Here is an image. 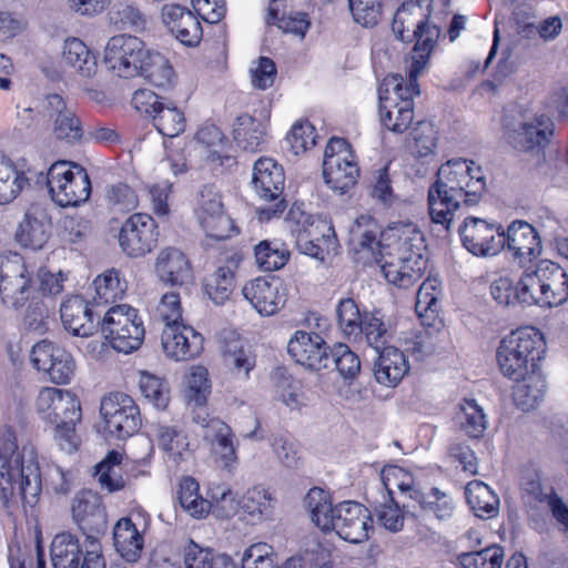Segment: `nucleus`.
I'll use <instances>...</instances> for the list:
<instances>
[{"label": "nucleus", "instance_id": "f257e3e1", "mask_svg": "<svg viewBox=\"0 0 568 568\" xmlns=\"http://www.w3.org/2000/svg\"><path fill=\"white\" fill-rule=\"evenodd\" d=\"M486 191L481 168L465 159L449 160L443 164L435 182L428 189V210L432 222L449 231L455 212L464 203L477 204Z\"/></svg>", "mask_w": 568, "mask_h": 568}, {"label": "nucleus", "instance_id": "f03ea898", "mask_svg": "<svg viewBox=\"0 0 568 568\" xmlns=\"http://www.w3.org/2000/svg\"><path fill=\"white\" fill-rule=\"evenodd\" d=\"M304 504L312 521L323 531L334 530L352 544H361L369 538L373 519L362 504L346 500L333 507L328 493L318 487L308 490Z\"/></svg>", "mask_w": 568, "mask_h": 568}, {"label": "nucleus", "instance_id": "7ed1b4c3", "mask_svg": "<svg viewBox=\"0 0 568 568\" xmlns=\"http://www.w3.org/2000/svg\"><path fill=\"white\" fill-rule=\"evenodd\" d=\"M27 448L19 450L14 432L4 428L0 435V507L7 508L18 493L28 504L36 503L41 493L38 463L24 460Z\"/></svg>", "mask_w": 568, "mask_h": 568}, {"label": "nucleus", "instance_id": "20e7f679", "mask_svg": "<svg viewBox=\"0 0 568 568\" xmlns=\"http://www.w3.org/2000/svg\"><path fill=\"white\" fill-rule=\"evenodd\" d=\"M433 0H407L395 12L392 31L395 38L405 43L415 41L410 57L430 58L440 29L430 23Z\"/></svg>", "mask_w": 568, "mask_h": 568}, {"label": "nucleus", "instance_id": "39448f33", "mask_svg": "<svg viewBox=\"0 0 568 568\" xmlns=\"http://www.w3.org/2000/svg\"><path fill=\"white\" fill-rule=\"evenodd\" d=\"M545 353L542 334L535 327L513 331L499 343L496 357L501 374L514 382L535 373L537 361Z\"/></svg>", "mask_w": 568, "mask_h": 568}, {"label": "nucleus", "instance_id": "423d86ee", "mask_svg": "<svg viewBox=\"0 0 568 568\" xmlns=\"http://www.w3.org/2000/svg\"><path fill=\"white\" fill-rule=\"evenodd\" d=\"M393 253L383 256L381 265L385 278L398 287L407 288L418 281L427 267L426 245L422 232L408 229L394 244Z\"/></svg>", "mask_w": 568, "mask_h": 568}, {"label": "nucleus", "instance_id": "0eeeda50", "mask_svg": "<svg viewBox=\"0 0 568 568\" xmlns=\"http://www.w3.org/2000/svg\"><path fill=\"white\" fill-rule=\"evenodd\" d=\"M287 222L292 223L291 233L301 253L323 261L325 253L335 247L334 226L327 219L307 214L293 205Z\"/></svg>", "mask_w": 568, "mask_h": 568}, {"label": "nucleus", "instance_id": "6e6552de", "mask_svg": "<svg viewBox=\"0 0 568 568\" xmlns=\"http://www.w3.org/2000/svg\"><path fill=\"white\" fill-rule=\"evenodd\" d=\"M507 142L519 153L542 156L554 133V122L546 114L506 115L503 120Z\"/></svg>", "mask_w": 568, "mask_h": 568}, {"label": "nucleus", "instance_id": "1a4fd4ad", "mask_svg": "<svg viewBox=\"0 0 568 568\" xmlns=\"http://www.w3.org/2000/svg\"><path fill=\"white\" fill-rule=\"evenodd\" d=\"M47 183L52 200L60 206H77L89 200L91 181L87 170L75 163L58 161L47 173Z\"/></svg>", "mask_w": 568, "mask_h": 568}, {"label": "nucleus", "instance_id": "9d476101", "mask_svg": "<svg viewBox=\"0 0 568 568\" xmlns=\"http://www.w3.org/2000/svg\"><path fill=\"white\" fill-rule=\"evenodd\" d=\"M99 328L111 347L124 354L138 349L145 333L136 310L126 304L110 307L104 313Z\"/></svg>", "mask_w": 568, "mask_h": 568}, {"label": "nucleus", "instance_id": "9b49d317", "mask_svg": "<svg viewBox=\"0 0 568 568\" xmlns=\"http://www.w3.org/2000/svg\"><path fill=\"white\" fill-rule=\"evenodd\" d=\"M50 559L53 568H105L97 536L85 537L83 547L75 535L69 531L57 534L51 541Z\"/></svg>", "mask_w": 568, "mask_h": 568}, {"label": "nucleus", "instance_id": "f8f14e48", "mask_svg": "<svg viewBox=\"0 0 568 568\" xmlns=\"http://www.w3.org/2000/svg\"><path fill=\"white\" fill-rule=\"evenodd\" d=\"M194 215L206 236L222 241L237 233L232 219L225 213L222 194L214 184L200 187L194 201Z\"/></svg>", "mask_w": 568, "mask_h": 568}, {"label": "nucleus", "instance_id": "ddd939ff", "mask_svg": "<svg viewBox=\"0 0 568 568\" xmlns=\"http://www.w3.org/2000/svg\"><path fill=\"white\" fill-rule=\"evenodd\" d=\"M32 277L18 253L0 255V300L4 307L19 311L32 297Z\"/></svg>", "mask_w": 568, "mask_h": 568}, {"label": "nucleus", "instance_id": "4468645a", "mask_svg": "<svg viewBox=\"0 0 568 568\" xmlns=\"http://www.w3.org/2000/svg\"><path fill=\"white\" fill-rule=\"evenodd\" d=\"M253 187L256 194L271 202L260 209V220L268 221L278 216L286 209V202L282 197L285 175L283 168L271 158L258 159L253 168Z\"/></svg>", "mask_w": 568, "mask_h": 568}, {"label": "nucleus", "instance_id": "2eb2a0df", "mask_svg": "<svg viewBox=\"0 0 568 568\" xmlns=\"http://www.w3.org/2000/svg\"><path fill=\"white\" fill-rule=\"evenodd\" d=\"M134 108L151 116L155 129L163 136L175 138L184 132L186 120L176 104L150 90H138L132 98Z\"/></svg>", "mask_w": 568, "mask_h": 568}, {"label": "nucleus", "instance_id": "dca6fc26", "mask_svg": "<svg viewBox=\"0 0 568 568\" xmlns=\"http://www.w3.org/2000/svg\"><path fill=\"white\" fill-rule=\"evenodd\" d=\"M359 175V169L353 160L349 144L345 139L331 138L326 144L323 161L325 183L341 194L353 187Z\"/></svg>", "mask_w": 568, "mask_h": 568}, {"label": "nucleus", "instance_id": "f3484780", "mask_svg": "<svg viewBox=\"0 0 568 568\" xmlns=\"http://www.w3.org/2000/svg\"><path fill=\"white\" fill-rule=\"evenodd\" d=\"M100 414L110 436L125 439L134 435L141 426L138 405L124 393H111L103 397Z\"/></svg>", "mask_w": 568, "mask_h": 568}, {"label": "nucleus", "instance_id": "a211bd4d", "mask_svg": "<svg viewBox=\"0 0 568 568\" xmlns=\"http://www.w3.org/2000/svg\"><path fill=\"white\" fill-rule=\"evenodd\" d=\"M148 49L138 37L118 34L109 39L103 62L109 70L120 78H134L141 71Z\"/></svg>", "mask_w": 568, "mask_h": 568}, {"label": "nucleus", "instance_id": "6ab92c4d", "mask_svg": "<svg viewBox=\"0 0 568 568\" xmlns=\"http://www.w3.org/2000/svg\"><path fill=\"white\" fill-rule=\"evenodd\" d=\"M30 361L37 371L43 372L57 385L69 384L75 373V361L72 354L47 338L32 346Z\"/></svg>", "mask_w": 568, "mask_h": 568}, {"label": "nucleus", "instance_id": "aec40b11", "mask_svg": "<svg viewBox=\"0 0 568 568\" xmlns=\"http://www.w3.org/2000/svg\"><path fill=\"white\" fill-rule=\"evenodd\" d=\"M159 231L155 220L143 213L131 215L121 226L118 241L122 252L130 257H142L158 245Z\"/></svg>", "mask_w": 568, "mask_h": 568}, {"label": "nucleus", "instance_id": "412c9836", "mask_svg": "<svg viewBox=\"0 0 568 568\" xmlns=\"http://www.w3.org/2000/svg\"><path fill=\"white\" fill-rule=\"evenodd\" d=\"M463 246L476 256H493L504 250L501 225L479 217H466L458 229Z\"/></svg>", "mask_w": 568, "mask_h": 568}, {"label": "nucleus", "instance_id": "4be33fe9", "mask_svg": "<svg viewBox=\"0 0 568 568\" xmlns=\"http://www.w3.org/2000/svg\"><path fill=\"white\" fill-rule=\"evenodd\" d=\"M36 409L41 417L51 423L70 419L81 420V405L74 393L57 387H42L36 398Z\"/></svg>", "mask_w": 568, "mask_h": 568}, {"label": "nucleus", "instance_id": "5701e85b", "mask_svg": "<svg viewBox=\"0 0 568 568\" xmlns=\"http://www.w3.org/2000/svg\"><path fill=\"white\" fill-rule=\"evenodd\" d=\"M507 248L510 258L525 267L536 261L541 254L542 245L536 229L526 221H513L504 230V250Z\"/></svg>", "mask_w": 568, "mask_h": 568}, {"label": "nucleus", "instance_id": "b1692460", "mask_svg": "<svg viewBox=\"0 0 568 568\" xmlns=\"http://www.w3.org/2000/svg\"><path fill=\"white\" fill-rule=\"evenodd\" d=\"M331 351L320 334L305 331H296L287 344V352L295 362L311 371L327 368L332 362Z\"/></svg>", "mask_w": 568, "mask_h": 568}, {"label": "nucleus", "instance_id": "393cba45", "mask_svg": "<svg viewBox=\"0 0 568 568\" xmlns=\"http://www.w3.org/2000/svg\"><path fill=\"white\" fill-rule=\"evenodd\" d=\"M72 517L87 538H99L106 530L105 508L101 497L92 490H82L74 496Z\"/></svg>", "mask_w": 568, "mask_h": 568}, {"label": "nucleus", "instance_id": "a878e982", "mask_svg": "<svg viewBox=\"0 0 568 568\" xmlns=\"http://www.w3.org/2000/svg\"><path fill=\"white\" fill-rule=\"evenodd\" d=\"M100 307L74 295L61 304L60 314L64 328L75 336L87 337L98 332L101 320Z\"/></svg>", "mask_w": 568, "mask_h": 568}, {"label": "nucleus", "instance_id": "bb28decb", "mask_svg": "<svg viewBox=\"0 0 568 568\" xmlns=\"http://www.w3.org/2000/svg\"><path fill=\"white\" fill-rule=\"evenodd\" d=\"M244 298L263 316L277 313L285 304L282 283L276 277H257L247 282L243 288Z\"/></svg>", "mask_w": 568, "mask_h": 568}, {"label": "nucleus", "instance_id": "cd10ccee", "mask_svg": "<svg viewBox=\"0 0 568 568\" xmlns=\"http://www.w3.org/2000/svg\"><path fill=\"white\" fill-rule=\"evenodd\" d=\"M166 356L175 361H187L197 356L203 347V337L189 325H166L161 335Z\"/></svg>", "mask_w": 568, "mask_h": 568}, {"label": "nucleus", "instance_id": "c85d7f7f", "mask_svg": "<svg viewBox=\"0 0 568 568\" xmlns=\"http://www.w3.org/2000/svg\"><path fill=\"white\" fill-rule=\"evenodd\" d=\"M45 109L49 118L53 120V133L57 139L70 144L82 140L84 131L81 121L73 110L68 108L61 95L49 94Z\"/></svg>", "mask_w": 568, "mask_h": 568}, {"label": "nucleus", "instance_id": "c756f323", "mask_svg": "<svg viewBox=\"0 0 568 568\" xmlns=\"http://www.w3.org/2000/svg\"><path fill=\"white\" fill-rule=\"evenodd\" d=\"M159 280L171 286H183L191 282L192 267L186 255L176 247L161 250L154 263Z\"/></svg>", "mask_w": 568, "mask_h": 568}, {"label": "nucleus", "instance_id": "7c9ffc66", "mask_svg": "<svg viewBox=\"0 0 568 568\" xmlns=\"http://www.w3.org/2000/svg\"><path fill=\"white\" fill-rule=\"evenodd\" d=\"M50 229L51 223L45 210L32 205L18 225L16 241L26 248L41 250L50 237Z\"/></svg>", "mask_w": 568, "mask_h": 568}, {"label": "nucleus", "instance_id": "2f4dec72", "mask_svg": "<svg viewBox=\"0 0 568 568\" xmlns=\"http://www.w3.org/2000/svg\"><path fill=\"white\" fill-rule=\"evenodd\" d=\"M542 292L539 301L541 306H558L568 298V277L565 270L557 263L542 260L538 263Z\"/></svg>", "mask_w": 568, "mask_h": 568}, {"label": "nucleus", "instance_id": "473e14b6", "mask_svg": "<svg viewBox=\"0 0 568 568\" xmlns=\"http://www.w3.org/2000/svg\"><path fill=\"white\" fill-rule=\"evenodd\" d=\"M379 118L382 124L395 133L405 132L414 120V102L407 99H396L384 94V88L379 89Z\"/></svg>", "mask_w": 568, "mask_h": 568}, {"label": "nucleus", "instance_id": "72a5a7b5", "mask_svg": "<svg viewBox=\"0 0 568 568\" xmlns=\"http://www.w3.org/2000/svg\"><path fill=\"white\" fill-rule=\"evenodd\" d=\"M376 353L378 354L374 364L376 381L385 386H396L409 369L404 353L393 346Z\"/></svg>", "mask_w": 568, "mask_h": 568}, {"label": "nucleus", "instance_id": "f704fd0d", "mask_svg": "<svg viewBox=\"0 0 568 568\" xmlns=\"http://www.w3.org/2000/svg\"><path fill=\"white\" fill-rule=\"evenodd\" d=\"M115 550L128 562H135L141 557L144 538L131 518L118 520L113 528Z\"/></svg>", "mask_w": 568, "mask_h": 568}, {"label": "nucleus", "instance_id": "c9c22d12", "mask_svg": "<svg viewBox=\"0 0 568 568\" xmlns=\"http://www.w3.org/2000/svg\"><path fill=\"white\" fill-rule=\"evenodd\" d=\"M233 138L239 148L251 153L263 151L266 144V133L262 122L247 113L236 118L233 124Z\"/></svg>", "mask_w": 568, "mask_h": 568}, {"label": "nucleus", "instance_id": "e433bc0d", "mask_svg": "<svg viewBox=\"0 0 568 568\" xmlns=\"http://www.w3.org/2000/svg\"><path fill=\"white\" fill-rule=\"evenodd\" d=\"M429 59L430 58H423V55H419L418 58L410 57L407 79H404L402 75H393L384 83L386 87V89H384V93H387L388 87H392L393 95H389L390 98L396 99V101H402L403 99L413 101V98L419 94L417 80L426 70Z\"/></svg>", "mask_w": 568, "mask_h": 568}, {"label": "nucleus", "instance_id": "4c0bfd02", "mask_svg": "<svg viewBox=\"0 0 568 568\" xmlns=\"http://www.w3.org/2000/svg\"><path fill=\"white\" fill-rule=\"evenodd\" d=\"M381 478L389 496H392L394 488L399 490L403 508L413 506L410 501H414L415 497L418 496L420 487L409 473L398 466H386L382 469ZM390 501L394 503L393 497H390Z\"/></svg>", "mask_w": 568, "mask_h": 568}, {"label": "nucleus", "instance_id": "58836bf2", "mask_svg": "<svg viewBox=\"0 0 568 568\" xmlns=\"http://www.w3.org/2000/svg\"><path fill=\"white\" fill-rule=\"evenodd\" d=\"M465 495L475 515L481 519H490L498 515L499 498L483 481H471L466 486Z\"/></svg>", "mask_w": 568, "mask_h": 568}, {"label": "nucleus", "instance_id": "ea45409f", "mask_svg": "<svg viewBox=\"0 0 568 568\" xmlns=\"http://www.w3.org/2000/svg\"><path fill=\"white\" fill-rule=\"evenodd\" d=\"M62 61L84 78H90L97 72L95 55L78 38H69L64 41Z\"/></svg>", "mask_w": 568, "mask_h": 568}, {"label": "nucleus", "instance_id": "a19ab883", "mask_svg": "<svg viewBox=\"0 0 568 568\" xmlns=\"http://www.w3.org/2000/svg\"><path fill=\"white\" fill-rule=\"evenodd\" d=\"M139 72L152 85L160 89H170L174 82V71L165 57L159 52L148 50Z\"/></svg>", "mask_w": 568, "mask_h": 568}, {"label": "nucleus", "instance_id": "79ce46f5", "mask_svg": "<svg viewBox=\"0 0 568 568\" xmlns=\"http://www.w3.org/2000/svg\"><path fill=\"white\" fill-rule=\"evenodd\" d=\"M92 286L95 293L92 297L95 307L114 303L116 300L122 298L126 291V282L121 278L120 272L114 268L97 276Z\"/></svg>", "mask_w": 568, "mask_h": 568}, {"label": "nucleus", "instance_id": "37998d69", "mask_svg": "<svg viewBox=\"0 0 568 568\" xmlns=\"http://www.w3.org/2000/svg\"><path fill=\"white\" fill-rule=\"evenodd\" d=\"M440 283L437 277L428 276L419 286L415 311L424 325L430 326L436 318L440 304Z\"/></svg>", "mask_w": 568, "mask_h": 568}, {"label": "nucleus", "instance_id": "c03bdc74", "mask_svg": "<svg viewBox=\"0 0 568 568\" xmlns=\"http://www.w3.org/2000/svg\"><path fill=\"white\" fill-rule=\"evenodd\" d=\"M28 182L24 172L18 170L10 159L0 154V204L13 201Z\"/></svg>", "mask_w": 568, "mask_h": 568}, {"label": "nucleus", "instance_id": "a18cd8bd", "mask_svg": "<svg viewBox=\"0 0 568 568\" xmlns=\"http://www.w3.org/2000/svg\"><path fill=\"white\" fill-rule=\"evenodd\" d=\"M222 354L225 365L239 377L247 378L255 366V356L239 338L225 342Z\"/></svg>", "mask_w": 568, "mask_h": 568}, {"label": "nucleus", "instance_id": "49530a36", "mask_svg": "<svg viewBox=\"0 0 568 568\" xmlns=\"http://www.w3.org/2000/svg\"><path fill=\"white\" fill-rule=\"evenodd\" d=\"M514 390V402L524 412L535 409L545 396L546 382L535 373L520 379Z\"/></svg>", "mask_w": 568, "mask_h": 568}, {"label": "nucleus", "instance_id": "de8ad7c7", "mask_svg": "<svg viewBox=\"0 0 568 568\" xmlns=\"http://www.w3.org/2000/svg\"><path fill=\"white\" fill-rule=\"evenodd\" d=\"M255 262L264 272L277 271L290 260V251L278 241H261L254 248Z\"/></svg>", "mask_w": 568, "mask_h": 568}, {"label": "nucleus", "instance_id": "09e8293b", "mask_svg": "<svg viewBox=\"0 0 568 568\" xmlns=\"http://www.w3.org/2000/svg\"><path fill=\"white\" fill-rule=\"evenodd\" d=\"M335 313L338 327L344 335L354 338L362 335L364 314L352 297L342 298L336 305Z\"/></svg>", "mask_w": 568, "mask_h": 568}, {"label": "nucleus", "instance_id": "8fccbe9b", "mask_svg": "<svg viewBox=\"0 0 568 568\" xmlns=\"http://www.w3.org/2000/svg\"><path fill=\"white\" fill-rule=\"evenodd\" d=\"M456 418L460 428L473 438L481 437L487 428L486 415L474 399L459 405Z\"/></svg>", "mask_w": 568, "mask_h": 568}, {"label": "nucleus", "instance_id": "3c124183", "mask_svg": "<svg viewBox=\"0 0 568 568\" xmlns=\"http://www.w3.org/2000/svg\"><path fill=\"white\" fill-rule=\"evenodd\" d=\"M419 505L420 509L434 514L438 519H447L453 515V498L437 487L430 488L428 493L418 491V496L414 501Z\"/></svg>", "mask_w": 568, "mask_h": 568}, {"label": "nucleus", "instance_id": "603ef678", "mask_svg": "<svg viewBox=\"0 0 568 568\" xmlns=\"http://www.w3.org/2000/svg\"><path fill=\"white\" fill-rule=\"evenodd\" d=\"M178 494L181 507L192 517L201 518L210 511L211 504L199 495V484L194 478H184Z\"/></svg>", "mask_w": 568, "mask_h": 568}, {"label": "nucleus", "instance_id": "864d4df0", "mask_svg": "<svg viewBox=\"0 0 568 568\" xmlns=\"http://www.w3.org/2000/svg\"><path fill=\"white\" fill-rule=\"evenodd\" d=\"M159 447L174 459L182 458L189 449L186 435L176 426L159 424L155 430Z\"/></svg>", "mask_w": 568, "mask_h": 568}, {"label": "nucleus", "instance_id": "5fc2aeb1", "mask_svg": "<svg viewBox=\"0 0 568 568\" xmlns=\"http://www.w3.org/2000/svg\"><path fill=\"white\" fill-rule=\"evenodd\" d=\"M457 559L463 568H501L504 549L491 545L481 550L462 552Z\"/></svg>", "mask_w": 568, "mask_h": 568}, {"label": "nucleus", "instance_id": "6e6d98bb", "mask_svg": "<svg viewBox=\"0 0 568 568\" xmlns=\"http://www.w3.org/2000/svg\"><path fill=\"white\" fill-rule=\"evenodd\" d=\"M361 326L362 334L365 335L367 345L375 352L387 347L392 334L377 312L364 313V322Z\"/></svg>", "mask_w": 568, "mask_h": 568}, {"label": "nucleus", "instance_id": "4d7b16f0", "mask_svg": "<svg viewBox=\"0 0 568 568\" xmlns=\"http://www.w3.org/2000/svg\"><path fill=\"white\" fill-rule=\"evenodd\" d=\"M241 507L252 520L266 518L272 509L271 494L260 486L250 488L242 497Z\"/></svg>", "mask_w": 568, "mask_h": 568}, {"label": "nucleus", "instance_id": "13d9d810", "mask_svg": "<svg viewBox=\"0 0 568 568\" xmlns=\"http://www.w3.org/2000/svg\"><path fill=\"white\" fill-rule=\"evenodd\" d=\"M234 273L229 266L219 267L205 284V292L215 304H223L234 290Z\"/></svg>", "mask_w": 568, "mask_h": 568}, {"label": "nucleus", "instance_id": "bf43d9fd", "mask_svg": "<svg viewBox=\"0 0 568 568\" xmlns=\"http://www.w3.org/2000/svg\"><path fill=\"white\" fill-rule=\"evenodd\" d=\"M413 151L418 158H426L435 153L437 146V131L433 123L419 121L410 132Z\"/></svg>", "mask_w": 568, "mask_h": 568}, {"label": "nucleus", "instance_id": "052dcab7", "mask_svg": "<svg viewBox=\"0 0 568 568\" xmlns=\"http://www.w3.org/2000/svg\"><path fill=\"white\" fill-rule=\"evenodd\" d=\"M211 393L207 369L203 366L193 367L187 378L185 397L189 405H205Z\"/></svg>", "mask_w": 568, "mask_h": 568}, {"label": "nucleus", "instance_id": "680f3d73", "mask_svg": "<svg viewBox=\"0 0 568 568\" xmlns=\"http://www.w3.org/2000/svg\"><path fill=\"white\" fill-rule=\"evenodd\" d=\"M354 20L363 27H374L383 14L384 0H348Z\"/></svg>", "mask_w": 568, "mask_h": 568}, {"label": "nucleus", "instance_id": "e2e57ef3", "mask_svg": "<svg viewBox=\"0 0 568 568\" xmlns=\"http://www.w3.org/2000/svg\"><path fill=\"white\" fill-rule=\"evenodd\" d=\"M108 206L113 212L126 213L138 206V196L132 187L125 183L110 185L105 192Z\"/></svg>", "mask_w": 568, "mask_h": 568}, {"label": "nucleus", "instance_id": "0e129e2a", "mask_svg": "<svg viewBox=\"0 0 568 568\" xmlns=\"http://www.w3.org/2000/svg\"><path fill=\"white\" fill-rule=\"evenodd\" d=\"M332 362L336 371L345 379H353L361 371L358 356L345 344H337L332 348Z\"/></svg>", "mask_w": 568, "mask_h": 568}, {"label": "nucleus", "instance_id": "69168bd1", "mask_svg": "<svg viewBox=\"0 0 568 568\" xmlns=\"http://www.w3.org/2000/svg\"><path fill=\"white\" fill-rule=\"evenodd\" d=\"M139 387L143 396L156 408H165L168 406L169 390L160 377L149 373H141Z\"/></svg>", "mask_w": 568, "mask_h": 568}, {"label": "nucleus", "instance_id": "338daca9", "mask_svg": "<svg viewBox=\"0 0 568 568\" xmlns=\"http://www.w3.org/2000/svg\"><path fill=\"white\" fill-rule=\"evenodd\" d=\"M111 21L121 30L141 31L145 29L146 20L141 11L132 6L121 3L111 12Z\"/></svg>", "mask_w": 568, "mask_h": 568}, {"label": "nucleus", "instance_id": "774afa93", "mask_svg": "<svg viewBox=\"0 0 568 568\" xmlns=\"http://www.w3.org/2000/svg\"><path fill=\"white\" fill-rule=\"evenodd\" d=\"M171 33L184 45L194 47L202 39V26L197 18L191 13H186L184 19L170 29Z\"/></svg>", "mask_w": 568, "mask_h": 568}]
</instances>
